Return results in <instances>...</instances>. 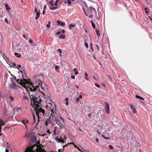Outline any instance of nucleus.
<instances>
[{"instance_id": "f257e3e1", "label": "nucleus", "mask_w": 152, "mask_h": 152, "mask_svg": "<svg viewBox=\"0 0 152 152\" xmlns=\"http://www.w3.org/2000/svg\"><path fill=\"white\" fill-rule=\"evenodd\" d=\"M17 81L25 87L27 91L30 92L29 94L31 99L40 97L38 95L36 94V91H39L44 94L43 91L44 90L45 88L43 85L45 86L46 85L44 83H42L40 80H37L33 83L24 78H23V80L18 79Z\"/></svg>"}, {"instance_id": "f03ea898", "label": "nucleus", "mask_w": 152, "mask_h": 152, "mask_svg": "<svg viewBox=\"0 0 152 152\" xmlns=\"http://www.w3.org/2000/svg\"><path fill=\"white\" fill-rule=\"evenodd\" d=\"M51 111L50 115L49 118L47 119V122H48V124H50L54 125V122H55V114L56 112V107L54 104H53L50 107Z\"/></svg>"}, {"instance_id": "7ed1b4c3", "label": "nucleus", "mask_w": 152, "mask_h": 152, "mask_svg": "<svg viewBox=\"0 0 152 152\" xmlns=\"http://www.w3.org/2000/svg\"><path fill=\"white\" fill-rule=\"evenodd\" d=\"M34 108L35 111L36 112V115L38 117V122L37 123V124H38L39 121V119L41 118V117H39V116H44V115L45 111L44 109L40 107H37Z\"/></svg>"}, {"instance_id": "20e7f679", "label": "nucleus", "mask_w": 152, "mask_h": 152, "mask_svg": "<svg viewBox=\"0 0 152 152\" xmlns=\"http://www.w3.org/2000/svg\"><path fill=\"white\" fill-rule=\"evenodd\" d=\"M31 99L33 102V106L34 108L40 107L39 105L42 100L41 97Z\"/></svg>"}, {"instance_id": "39448f33", "label": "nucleus", "mask_w": 152, "mask_h": 152, "mask_svg": "<svg viewBox=\"0 0 152 152\" xmlns=\"http://www.w3.org/2000/svg\"><path fill=\"white\" fill-rule=\"evenodd\" d=\"M26 150L28 152H46L44 149H42L41 147L37 148L36 149L35 151H34L32 148H27Z\"/></svg>"}, {"instance_id": "423d86ee", "label": "nucleus", "mask_w": 152, "mask_h": 152, "mask_svg": "<svg viewBox=\"0 0 152 152\" xmlns=\"http://www.w3.org/2000/svg\"><path fill=\"white\" fill-rule=\"evenodd\" d=\"M60 121H59L57 117H56V118H55V122L57 123L59 126L61 125L63 126L64 124V120L62 118L60 117Z\"/></svg>"}, {"instance_id": "0eeeda50", "label": "nucleus", "mask_w": 152, "mask_h": 152, "mask_svg": "<svg viewBox=\"0 0 152 152\" xmlns=\"http://www.w3.org/2000/svg\"><path fill=\"white\" fill-rule=\"evenodd\" d=\"M88 12L89 13V14L90 15L89 17V18H93V12L94 13H96V11L95 9L92 7H91L90 8V10H89Z\"/></svg>"}, {"instance_id": "6e6552de", "label": "nucleus", "mask_w": 152, "mask_h": 152, "mask_svg": "<svg viewBox=\"0 0 152 152\" xmlns=\"http://www.w3.org/2000/svg\"><path fill=\"white\" fill-rule=\"evenodd\" d=\"M105 111L106 113L108 114L110 113V107L109 106L107 103H105Z\"/></svg>"}, {"instance_id": "1a4fd4ad", "label": "nucleus", "mask_w": 152, "mask_h": 152, "mask_svg": "<svg viewBox=\"0 0 152 152\" xmlns=\"http://www.w3.org/2000/svg\"><path fill=\"white\" fill-rule=\"evenodd\" d=\"M66 137L65 136H64V140H62V137H61L60 139H58L57 140L59 142H61L64 143V140L65 139L66 140Z\"/></svg>"}, {"instance_id": "9d476101", "label": "nucleus", "mask_w": 152, "mask_h": 152, "mask_svg": "<svg viewBox=\"0 0 152 152\" xmlns=\"http://www.w3.org/2000/svg\"><path fill=\"white\" fill-rule=\"evenodd\" d=\"M56 23H57V26L60 25V26H62L65 25V23H64L61 22L58 20L57 21Z\"/></svg>"}, {"instance_id": "9b49d317", "label": "nucleus", "mask_w": 152, "mask_h": 152, "mask_svg": "<svg viewBox=\"0 0 152 152\" xmlns=\"http://www.w3.org/2000/svg\"><path fill=\"white\" fill-rule=\"evenodd\" d=\"M130 108L132 110L133 112V113H135L136 112V110L135 107L134 105H130Z\"/></svg>"}, {"instance_id": "f8f14e48", "label": "nucleus", "mask_w": 152, "mask_h": 152, "mask_svg": "<svg viewBox=\"0 0 152 152\" xmlns=\"http://www.w3.org/2000/svg\"><path fill=\"white\" fill-rule=\"evenodd\" d=\"M5 124V122L3 121L0 118V129L1 130V126L2 125H4Z\"/></svg>"}, {"instance_id": "ddd939ff", "label": "nucleus", "mask_w": 152, "mask_h": 152, "mask_svg": "<svg viewBox=\"0 0 152 152\" xmlns=\"http://www.w3.org/2000/svg\"><path fill=\"white\" fill-rule=\"evenodd\" d=\"M40 12H37L36 13V16H37L35 17V19L36 20H37L39 17L40 16Z\"/></svg>"}, {"instance_id": "4468645a", "label": "nucleus", "mask_w": 152, "mask_h": 152, "mask_svg": "<svg viewBox=\"0 0 152 152\" xmlns=\"http://www.w3.org/2000/svg\"><path fill=\"white\" fill-rule=\"evenodd\" d=\"M59 37L62 39H64L66 38V36L65 35L61 34L59 36Z\"/></svg>"}, {"instance_id": "2eb2a0df", "label": "nucleus", "mask_w": 152, "mask_h": 152, "mask_svg": "<svg viewBox=\"0 0 152 152\" xmlns=\"http://www.w3.org/2000/svg\"><path fill=\"white\" fill-rule=\"evenodd\" d=\"M135 97L140 100H144L143 98L137 95L135 96Z\"/></svg>"}, {"instance_id": "dca6fc26", "label": "nucleus", "mask_w": 152, "mask_h": 152, "mask_svg": "<svg viewBox=\"0 0 152 152\" xmlns=\"http://www.w3.org/2000/svg\"><path fill=\"white\" fill-rule=\"evenodd\" d=\"M14 54L17 57H21V55L18 53H14Z\"/></svg>"}, {"instance_id": "f3484780", "label": "nucleus", "mask_w": 152, "mask_h": 152, "mask_svg": "<svg viewBox=\"0 0 152 152\" xmlns=\"http://www.w3.org/2000/svg\"><path fill=\"white\" fill-rule=\"evenodd\" d=\"M96 35H97V37H99L100 35V33L99 31L98 30H96Z\"/></svg>"}, {"instance_id": "a211bd4d", "label": "nucleus", "mask_w": 152, "mask_h": 152, "mask_svg": "<svg viewBox=\"0 0 152 152\" xmlns=\"http://www.w3.org/2000/svg\"><path fill=\"white\" fill-rule=\"evenodd\" d=\"M91 24L92 25L93 28L94 29H95V24L93 23V22L92 21H91Z\"/></svg>"}, {"instance_id": "6ab92c4d", "label": "nucleus", "mask_w": 152, "mask_h": 152, "mask_svg": "<svg viewBox=\"0 0 152 152\" xmlns=\"http://www.w3.org/2000/svg\"><path fill=\"white\" fill-rule=\"evenodd\" d=\"M85 78L86 80H88V78L87 77L88 76V75L87 73L86 72H85Z\"/></svg>"}, {"instance_id": "aec40b11", "label": "nucleus", "mask_w": 152, "mask_h": 152, "mask_svg": "<svg viewBox=\"0 0 152 152\" xmlns=\"http://www.w3.org/2000/svg\"><path fill=\"white\" fill-rule=\"evenodd\" d=\"M59 0H56L55 2V3L54 4V5L55 6H58L57 4L59 1Z\"/></svg>"}, {"instance_id": "412c9836", "label": "nucleus", "mask_w": 152, "mask_h": 152, "mask_svg": "<svg viewBox=\"0 0 152 152\" xmlns=\"http://www.w3.org/2000/svg\"><path fill=\"white\" fill-rule=\"evenodd\" d=\"M5 6L6 7V8L7 10L8 11L9 10H10V8L8 7V5L7 4H5Z\"/></svg>"}, {"instance_id": "4be33fe9", "label": "nucleus", "mask_w": 152, "mask_h": 152, "mask_svg": "<svg viewBox=\"0 0 152 152\" xmlns=\"http://www.w3.org/2000/svg\"><path fill=\"white\" fill-rule=\"evenodd\" d=\"M21 122L22 123H23L25 125V126H26H26L25 124V120H23Z\"/></svg>"}, {"instance_id": "5701e85b", "label": "nucleus", "mask_w": 152, "mask_h": 152, "mask_svg": "<svg viewBox=\"0 0 152 152\" xmlns=\"http://www.w3.org/2000/svg\"><path fill=\"white\" fill-rule=\"evenodd\" d=\"M57 8H58L57 7H50V9L51 10H54L57 9Z\"/></svg>"}, {"instance_id": "b1692460", "label": "nucleus", "mask_w": 152, "mask_h": 152, "mask_svg": "<svg viewBox=\"0 0 152 152\" xmlns=\"http://www.w3.org/2000/svg\"><path fill=\"white\" fill-rule=\"evenodd\" d=\"M8 144H9L8 142H7V145L5 147L7 146L6 148H7V149L9 150V149H10V146L8 145Z\"/></svg>"}, {"instance_id": "393cba45", "label": "nucleus", "mask_w": 152, "mask_h": 152, "mask_svg": "<svg viewBox=\"0 0 152 152\" xmlns=\"http://www.w3.org/2000/svg\"><path fill=\"white\" fill-rule=\"evenodd\" d=\"M57 50L58 51V52H59L61 54L62 53V52H61V50L60 49H58ZM60 56H62L61 54H60Z\"/></svg>"}, {"instance_id": "a878e982", "label": "nucleus", "mask_w": 152, "mask_h": 152, "mask_svg": "<svg viewBox=\"0 0 152 152\" xmlns=\"http://www.w3.org/2000/svg\"><path fill=\"white\" fill-rule=\"evenodd\" d=\"M75 26V25H73V24H70L69 26V28L70 29H71L72 28L74 27Z\"/></svg>"}, {"instance_id": "bb28decb", "label": "nucleus", "mask_w": 152, "mask_h": 152, "mask_svg": "<svg viewBox=\"0 0 152 152\" xmlns=\"http://www.w3.org/2000/svg\"><path fill=\"white\" fill-rule=\"evenodd\" d=\"M84 44H85V47L86 48H88V44L86 42H85H85H84Z\"/></svg>"}, {"instance_id": "cd10ccee", "label": "nucleus", "mask_w": 152, "mask_h": 152, "mask_svg": "<svg viewBox=\"0 0 152 152\" xmlns=\"http://www.w3.org/2000/svg\"><path fill=\"white\" fill-rule=\"evenodd\" d=\"M67 3L69 5H70L71 3V1L70 0H67Z\"/></svg>"}, {"instance_id": "c85d7f7f", "label": "nucleus", "mask_w": 152, "mask_h": 152, "mask_svg": "<svg viewBox=\"0 0 152 152\" xmlns=\"http://www.w3.org/2000/svg\"><path fill=\"white\" fill-rule=\"evenodd\" d=\"M53 2H51V1H49L48 2L49 4H50L52 6H53Z\"/></svg>"}, {"instance_id": "c756f323", "label": "nucleus", "mask_w": 152, "mask_h": 152, "mask_svg": "<svg viewBox=\"0 0 152 152\" xmlns=\"http://www.w3.org/2000/svg\"><path fill=\"white\" fill-rule=\"evenodd\" d=\"M95 85L98 88H100V86L97 83H95Z\"/></svg>"}, {"instance_id": "7c9ffc66", "label": "nucleus", "mask_w": 152, "mask_h": 152, "mask_svg": "<svg viewBox=\"0 0 152 152\" xmlns=\"http://www.w3.org/2000/svg\"><path fill=\"white\" fill-rule=\"evenodd\" d=\"M70 144H73L74 146V147L75 148H77V147L73 143V142H71L70 143Z\"/></svg>"}, {"instance_id": "2f4dec72", "label": "nucleus", "mask_w": 152, "mask_h": 152, "mask_svg": "<svg viewBox=\"0 0 152 152\" xmlns=\"http://www.w3.org/2000/svg\"><path fill=\"white\" fill-rule=\"evenodd\" d=\"M28 41H29V43L31 44H32V43L33 41L31 39H29Z\"/></svg>"}, {"instance_id": "473e14b6", "label": "nucleus", "mask_w": 152, "mask_h": 152, "mask_svg": "<svg viewBox=\"0 0 152 152\" xmlns=\"http://www.w3.org/2000/svg\"><path fill=\"white\" fill-rule=\"evenodd\" d=\"M33 118H34V123H35V117L34 116V113L33 114Z\"/></svg>"}, {"instance_id": "72a5a7b5", "label": "nucleus", "mask_w": 152, "mask_h": 152, "mask_svg": "<svg viewBox=\"0 0 152 152\" xmlns=\"http://www.w3.org/2000/svg\"><path fill=\"white\" fill-rule=\"evenodd\" d=\"M92 77L94 78V79L95 80H96V76L95 75H93L92 76Z\"/></svg>"}, {"instance_id": "f704fd0d", "label": "nucleus", "mask_w": 152, "mask_h": 152, "mask_svg": "<svg viewBox=\"0 0 152 152\" xmlns=\"http://www.w3.org/2000/svg\"><path fill=\"white\" fill-rule=\"evenodd\" d=\"M4 21L5 22L7 23H8V19L7 18H5V20H4Z\"/></svg>"}, {"instance_id": "c9c22d12", "label": "nucleus", "mask_w": 152, "mask_h": 152, "mask_svg": "<svg viewBox=\"0 0 152 152\" xmlns=\"http://www.w3.org/2000/svg\"><path fill=\"white\" fill-rule=\"evenodd\" d=\"M59 66H57L55 67V69L56 70H57L59 69Z\"/></svg>"}, {"instance_id": "e433bc0d", "label": "nucleus", "mask_w": 152, "mask_h": 152, "mask_svg": "<svg viewBox=\"0 0 152 152\" xmlns=\"http://www.w3.org/2000/svg\"><path fill=\"white\" fill-rule=\"evenodd\" d=\"M109 147H110V149H113V146L112 145H109Z\"/></svg>"}, {"instance_id": "4c0bfd02", "label": "nucleus", "mask_w": 152, "mask_h": 152, "mask_svg": "<svg viewBox=\"0 0 152 152\" xmlns=\"http://www.w3.org/2000/svg\"><path fill=\"white\" fill-rule=\"evenodd\" d=\"M23 99H25H25L27 100L28 99L27 97L26 96H24L23 97Z\"/></svg>"}, {"instance_id": "58836bf2", "label": "nucleus", "mask_w": 152, "mask_h": 152, "mask_svg": "<svg viewBox=\"0 0 152 152\" xmlns=\"http://www.w3.org/2000/svg\"><path fill=\"white\" fill-rule=\"evenodd\" d=\"M10 99L11 101H13L14 99V98L12 96H11L10 97Z\"/></svg>"}, {"instance_id": "ea45409f", "label": "nucleus", "mask_w": 152, "mask_h": 152, "mask_svg": "<svg viewBox=\"0 0 152 152\" xmlns=\"http://www.w3.org/2000/svg\"><path fill=\"white\" fill-rule=\"evenodd\" d=\"M61 32L60 31H58L57 32H56V34L57 35H58L60 34H61Z\"/></svg>"}, {"instance_id": "a19ab883", "label": "nucleus", "mask_w": 152, "mask_h": 152, "mask_svg": "<svg viewBox=\"0 0 152 152\" xmlns=\"http://www.w3.org/2000/svg\"><path fill=\"white\" fill-rule=\"evenodd\" d=\"M48 122H47V120H46V122L45 123V124L47 126L48 125Z\"/></svg>"}, {"instance_id": "79ce46f5", "label": "nucleus", "mask_w": 152, "mask_h": 152, "mask_svg": "<svg viewBox=\"0 0 152 152\" xmlns=\"http://www.w3.org/2000/svg\"><path fill=\"white\" fill-rule=\"evenodd\" d=\"M21 109V107H19L17 108L16 110L18 111V110H20Z\"/></svg>"}, {"instance_id": "37998d69", "label": "nucleus", "mask_w": 152, "mask_h": 152, "mask_svg": "<svg viewBox=\"0 0 152 152\" xmlns=\"http://www.w3.org/2000/svg\"><path fill=\"white\" fill-rule=\"evenodd\" d=\"M107 76L109 77V78L110 79V80H111V78L110 76V75H107Z\"/></svg>"}, {"instance_id": "c03bdc74", "label": "nucleus", "mask_w": 152, "mask_h": 152, "mask_svg": "<svg viewBox=\"0 0 152 152\" xmlns=\"http://www.w3.org/2000/svg\"><path fill=\"white\" fill-rule=\"evenodd\" d=\"M79 99H82V96L81 95H80L79 96V97H78Z\"/></svg>"}, {"instance_id": "a18cd8bd", "label": "nucleus", "mask_w": 152, "mask_h": 152, "mask_svg": "<svg viewBox=\"0 0 152 152\" xmlns=\"http://www.w3.org/2000/svg\"><path fill=\"white\" fill-rule=\"evenodd\" d=\"M96 142L97 143H98L99 142V139L97 138H96Z\"/></svg>"}, {"instance_id": "49530a36", "label": "nucleus", "mask_w": 152, "mask_h": 152, "mask_svg": "<svg viewBox=\"0 0 152 152\" xmlns=\"http://www.w3.org/2000/svg\"><path fill=\"white\" fill-rule=\"evenodd\" d=\"M46 26L48 27V28H49L50 27V25H49V24H48L47 25H46Z\"/></svg>"}, {"instance_id": "de8ad7c7", "label": "nucleus", "mask_w": 152, "mask_h": 152, "mask_svg": "<svg viewBox=\"0 0 152 152\" xmlns=\"http://www.w3.org/2000/svg\"><path fill=\"white\" fill-rule=\"evenodd\" d=\"M77 149L78 151H81V152H83V151H82L78 147H77Z\"/></svg>"}, {"instance_id": "09e8293b", "label": "nucleus", "mask_w": 152, "mask_h": 152, "mask_svg": "<svg viewBox=\"0 0 152 152\" xmlns=\"http://www.w3.org/2000/svg\"><path fill=\"white\" fill-rule=\"evenodd\" d=\"M78 72L77 71H76L75 72V74L76 75H77L78 74Z\"/></svg>"}, {"instance_id": "8fccbe9b", "label": "nucleus", "mask_w": 152, "mask_h": 152, "mask_svg": "<svg viewBox=\"0 0 152 152\" xmlns=\"http://www.w3.org/2000/svg\"><path fill=\"white\" fill-rule=\"evenodd\" d=\"M79 98H77V99H76V101L77 102H78L79 101Z\"/></svg>"}, {"instance_id": "3c124183", "label": "nucleus", "mask_w": 152, "mask_h": 152, "mask_svg": "<svg viewBox=\"0 0 152 152\" xmlns=\"http://www.w3.org/2000/svg\"><path fill=\"white\" fill-rule=\"evenodd\" d=\"M71 77L72 78H73V79H74L75 78V76H73V75H72L71 76Z\"/></svg>"}, {"instance_id": "603ef678", "label": "nucleus", "mask_w": 152, "mask_h": 152, "mask_svg": "<svg viewBox=\"0 0 152 152\" xmlns=\"http://www.w3.org/2000/svg\"><path fill=\"white\" fill-rule=\"evenodd\" d=\"M84 13L85 14V15L87 16H88V15L86 13V12L85 11H84Z\"/></svg>"}, {"instance_id": "864d4df0", "label": "nucleus", "mask_w": 152, "mask_h": 152, "mask_svg": "<svg viewBox=\"0 0 152 152\" xmlns=\"http://www.w3.org/2000/svg\"><path fill=\"white\" fill-rule=\"evenodd\" d=\"M9 150L7 149V148H6L5 152H9Z\"/></svg>"}, {"instance_id": "5fc2aeb1", "label": "nucleus", "mask_w": 152, "mask_h": 152, "mask_svg": "<svg viewBox=\"0 0 152 152\" xmlns=\"http://www.w3.org/2000/svg\"><path fill=\"white\" fill-rule=\"evenodd\" d=\"M5 114L6 115H8V113L7 112V111L6 110H5Z\"/></svg>"}, {"instance_id": "6e6d98bb", "label": "nucleus", "mask_w": 152, "mask_h": 152, "mask_svg": "<svg viewBox=\"0 0 152 152\" xmlns=\"http://www.w3.org/2000/svg\"><path fill=\"white\" fill-rule=\"evenodd\" d=\"M69 100V99L68 98H66L65 99V101H68Z\"/></svg>"}, {"instance_id": "4d7b16f0", "label": "nucleus", "mask_w": 152, "mask_h": 152, "mask_svg": "<svg viewBox=\"0 0 152 152\" xmlns=\"http://www.w3.org/2000/svg\"><path fill=\"white\" fill-rule=\"evenodd\" d=\"M88 116L89 117L91 116V114L90 113H89L88 114Z\"/></svg>"}, {"instance_id": "13d9d810", "label": "nucleus", "mask_w": 152, "mask_h": 152, "mask_svg": "<svg viewBox=\"0 0 152 152\" xmlns=\"http://www.w3.org/2000/svg\"><path fill=\"white\" fill-rule=\"evenodd\" d=\"M47 132L49 133V134H50V132L49 130V129H48L47 131Z\"/></svg>"}, {"instance_id": "bf43d9fd", "label": "nucleus", "mask_w": 152, "mask_h": 152, "mask_svg": "<svg viewBox=\"0 0 152 152\" xmlns=\"http://www.w3.org/2000/svg\"><path fill=\"white\" fill-rule=\"evenodd\" d=\"M35 11L36 12V13L37 12H38L37 11V9L36 8H35Z\"/></svg>"}, {"instance_id": "052dcab7", "label": "nucleus", "mask_w": 152, "mask_h": 152, "mask_svg": "<svg viewBox=\"0 0 152 152\" xmlns=\"http://www.w3.org/2000/svg\"><path fill=\"white\" fill-rule=\"evenodd\" d=\"M90 152L89 151H87V150H84V152Z\"/></svg>"}, {"instance_id": "680f3d73", "label": "nucleus", "mask_w": 152, "mask_h": 152, "mask_svg": "<svg viewBox=\"0 0 152 152\" xmlns=\"http://www.w3.org/2000/svg\"><path fill=\"white\" fill-rule=\"evenodd\" d=\"M65 32V30H63L62 31V33L64 34Z\"/></svg>"}, {"instance_id": "e2e57ef3", "label": "nucleus", "mask_w": 152, "mask_h": 152, "mask_svg": "<svg viewBox=\"0 0 152 152\" xmlns=\"http://www.w3.org/2000/svg\"><path fill=\"white\" fill-rule=\"evenodd\" d=\"M18 67L19 68H21V66L20 65H18Z\"/></svg>"}, {"instance_id": "0e129e2a", "label": "nucleus", "mask_w": 152, "mask_h": 152, "mask_svg": "<svg viewBox=\"0 0 152 152\" xmlns=\"http://www.w3.org/2000/svg\"><path fill=\"white\" fill-rule=\"evenodd\" d=\"M66 105L67 106L68 105V102L67 101H66Z\"/></svg>"}, {"instance_id": "69168bd1", "label": "nucleus", "mask_w": 152, "mask_h": 152, "mask_svg": "<svg viewBox=\"0 0 152 152\" xmlns=\"http://www.w3.org/2000/svg\"><path fill=\"white\" fill-rule=\"evenodd\" d=\"M73 71L75 72L77 71V69L76 68H74L73 69Z\"/></svg>"}, {"instance_id": "338daca9", "label": "nucleus", "mask_w": 152, "mask_h": 152, "mask_svg": "<svg viewBox=\"0 0 152 152\" xmlns=\"http://www.w3.org/2000/svg\"><path fill=\"white\" fill-rule=\"evenodd\" d=\"M149 18L150 20L152 21V18H151V17H149Z\"/></svg>"}, {"instance_id": "774afa93", "label": "nucleus", "mask_w": 152, "mask_h": 152, "mask_svg": "<svg viewBox=\"0 0 152 152\" xmlns=\"http://www.w3.org/2000/svg\"><path fill=\"white\" fill-rule=\"evenodd\" d=\"M42 14L43 15H44L45 14V11L44 10H43L42 11Z\"/></svg>"}]
</instances>
